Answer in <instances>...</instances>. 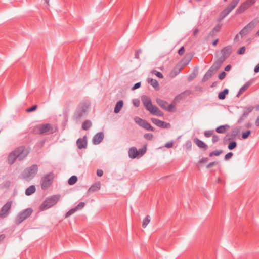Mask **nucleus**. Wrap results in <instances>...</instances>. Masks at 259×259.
<instances>
[{
	"mask_svg": "<svg viewBox=\"0 0 259 259\" xmlns=\"http://www.w3.org/2000/svg\"><path fill=\"white\" fill-rule=\"evenodd\" d=\"M29 151L24 146H20L11 152L8 157L9 164L12 165L17 158L21 161L23 160L29 154Z\"/></svg>",
	"mask_w": 259,
	"mask_h": 259,
	"instance_id": "f257e3e1",
	"label": "nucleus"
},
{
	"mask_svg": "<svg viewBox=\"0 0 259 259\" xmlns=\"http://www.w3.org/2000/svg\"><path fill=\"white\" fill-rule=\"evenodd\" d=\"M89 106L90 103L89 101H83L81 102L78 105L73 115V119L77 121H79L82 117L87 114Z\"/></svg>",
	"mask_w": 259,
	"mask_h": 259,
	"instance_id": "f03ea898",
	"label": "nucleus"
},
{
	"mask_svg": "<svg viewBox=\"0 0 259 259\" xmlns=\"http://www.w3.org/2000/svg\"><path fill=\"white\" fill-rule=\"evenodd\" d=\"M55 132V129L49 123L37 125L33 129V132L35 134L50 135Z\"/></svg>",
	"mask_w": 259,
	"mask_h": 259,
	"instance_id": "7ed1b4c3",
	"label": "nucleus"
},
{
	"mask_svg": "<svg viewBox=\"0 0 259 259\" xmlns=\"http://www.w3.org/2000/svg\"><path fill=\"white\" fill-rule=\"evenodd\" d=\"M38 171V166L36 164H33L30 167L26 168L21 175L22 179L27 181H30L32 179Z\"/></svg>",
	"mask_w": 259,
	"mask_h": 259,
	"instance_id": "20e7f679",
	"label": "nucleus"
},
{
	"mask_svg": "<svg viewBox=\"0 0 259 259\" xmlns=\"http://www.w3.org/2000/svg\"><path fill=\"white\" fill-rule=\"evenodd\" d=\"M259 23V20L257 19H254L251 22H250L247 25H246L239 32L238 34L235 36V39H236L239 35L242 36L247 35L249 32H250Z\"/></svg>",
	"mask_w": 259,
	"mask_h": 259,
	"instance_id": "39448f33",
	"label": "nucleus"
},
{
	"mask_svg": "<svg viewBox=\"0 0 259 259\" xmlns=\"http://www.w3.org/2000/svg\"><path fill=\"white\" fill-rule=\"evenodd\" d=\"M60 195H56L47 198L41 205V210H46L54 206L60 199Z\"/></svg>",
	"mask_w": 259,
	"mask_h": 259,
	"instance_id": "423d86ee",
	"label": "nucleus"
},
{
	"mask_svg": "<svg viewBox=\"0 0 259 259\" xmlns=\"http://www.w3.org/2000/svg\"><path fill=\"white\" fill-rule=\"evenodd\" d=\"M54 178V174L51 172L45 175L41 179V186L42 190L47 189L52 184Z\"/></svg>",
	"mask_w": 259,
	"mask_h": 259,
	"instance_id": "0eeeda50",
	"label": "nucleus"
},
{
	"mask_svg": "<svg viewBox=\"0 0 259 259\" xmlns=\"http://www.w3.org/2000/svg\"><path fill=\"white\" fill-rule=\"evenodd\" d=\"M33 210L31 208H29L25 209L21 213L19 214L15 220V222L17 224H20L23 221L29 217L32 213Z\"/></svg>",
	"mask_w": 259,
	"mask_h": 259,
	"instance_id": "6e6552de",
	"label": "nucleus"
},
{
	"mask_svg": "<svg viewBox=\"0 0 259 259\" xmlns=\"http://www.w3.org/2000/svg\"><path fill=\"white\" fill-rule=\"evenodd\" d=\"M156 103L162 109L169 112L172 111L173 109L175 108L174 105L172 104H168L167 102L160 99H157Z\"/></svg>",
	"mask_w": 259,
	"mask_h": 259,
	"instance_id": "1a4fd4ad",
	"label": "nucleus"
},
{
	"mask_svg": "<svg viewBox=\"0 0 259 259\" xmlns=\"http://www.w3.org/2000/svg\"><path fill=\"white\" fill-rule=\"evenodd\" d=\"M12 205L11 201L7 202L1 208L0 210V218H6L9 213Z\"/></svg>",
	"mask_w": 259,
	"mask_h": 259,
	"instance_id": "9d476101",
	"label": "nucleus"
},
{
	"mask_svg": "<svg viewBox=\"0 0 259 259\" xmlns=\"http://www.w3.org/2000/svg\"><path fill=\"white\" fill-rule=\"evenodd\" d=\"M150 113L153 115L158 116H162L163 115V113L162 111H161L155 105H153L152 104L146 109Z\"/></svg>",
	"mask_w": 259,
	"mask_h": 259,
	"instance_id": "9b49d317",
	"label": "nucleus"
},
{
	"mask_svg": "<svg viewBox=\"0 0 259 259\" xmlns=\"http://www.w3.org/2000/svg\"><path fill=\"white\" fill-rule=\"evenodd\" d=\"M240 132V129L239 127H235L232 129L230 132L227 133L226 137H225V140H233L236 138V136Z\"/></svg>",
	"mask_w": 259,
	"mask_h": 259,
	"instance_id": "f8f14e48",
	"label": "nucleus"
},
{
	"mask_svg": "<svg viewBox=\"0 0 259 259\" xmlns=\"http://www.w3.org/2000/svg\"><path fill=\"white\" fill-rule=\"evenodd\" d=\"M151 120L153 123L161 128H167L170 126L169 123L162 121L157 118H152Z\"/></svg>",
	"mask_w": 259,
	"mask_h": 259,
	"instance_id": "ddd939ff",
	"label": "nucleus"
},
{
	"mask_svg": "<svg viewBox=\"0 0 259 259\" xmlns=\"http://www.w3.org/2000/svg\"><path fill=\"white\" fill-rule=\"evenodd\" d=\"M224 61V58L223 57H220L213 63L210 68L215 72L220 68Z\"/></svg>",
	"mask_w": 259,
	"mask_h": 259,
	"instance_id": "4468645a",
	"label": "nucleus"
},
{
	"mask_svg": "<svg viewBox=\"0 0 259 259\" xmlns=\"http://www.w3.org/2000/svg\"><path fill=\"white\" fill-rule=\"evenodd\" d=\"M231 53L232 47L231 46H227L221 50L222 55L221 57H223L225 60L230 56Z\"/></svg>",
	"mask_w": 259,
	"mask_h": 259,
	"instance_id": "2eb2a0df",
	"label": "nucleus"
},
{
	"mask_svg": "<svg viewBox=\"0 0 259 259\" xmlns=\"http://www.w3.org/2000/svg\"><path fill=\"white\" fill-rule=\"evenodd\" d=\"M76 144L78 149L86 148L87 146L86 136H84L83 138H79L76 141Z\"/></svg>",
	"mask_w": 259,
	"mask_h": 259,
	"instance_id": "dca6fc26",
	"label": "nucleus"
},
{
	"mask_svg": "<svg viewBox=\"0 0 259 259\" xmlns=\"http://www.w3.org/2000/svg\"><path fill=\"white\" fill-rule=\"evenodd\" d=\"M104 138V134L102 132H99L96 134L93 139V142L94 144L97 145L100 144Z\"/></svg>",
	"mask_w": 259,
	"mask_h": 259,
	"instance_id": "f3484780",
	"label": "nucleus"
},
{
	"mask_svg": "<svg viewBox=\"0 0 259 259\" xmlns=\"http://www.w3.org/2000/svg\"><path fill=\"white\" fill-rule=\"evenodd\" d=\"M141 101L146 109L148 108L152 104L150 98L145 95L141 97Z\"/></svg>",
	"mask_w": 259,
	"mask_h": 259,
	"instance_id": "a211bd4d",
	"label": "nucleus"
},
{
	"mask_svg": "<svg viewBox=\"0 0 259 259\" xmlns=\"http://www.w3.org/2000/svg\"><path fill=\"white\" fill-rule=\"evenodd\" d=\"M239 0H232L229 6L225 9L230 13L237 5Z\"/></svg>",
	"mask_w": 259,
	"mask_h": 259,
	"instance_id": "6ab92c4d",
	"label": "nucleus"
},
{
	"mask_svg": "<svg viewBox=\"0 0 259 259\" xmlns=\"http://www.w3.org/2000/svg\"><path fill=\"white\" fill-rule=\"evenodd\" d=\"M194 142L199 148H203L205 150H206L208 148V146L204 142L197 138H195L194 139Z\"/></svg>",
	"mask_w": 259,
	"mask_h": 259,
	"instance_id": "aec40b11",
	"label": "nucleus"
},
{
	"mask_svg": "<svg viewBox=\"0 0 259 259\" xmlns=\"http://www.w3.org/2000/svg\"><path fill=\"white\" fill-rule=\"evenodd\" d=\"M249 7L247 4L244 2L242 4H241V5L237 8V9L236 11V14H240L244 12L246 9L249 8Z\"/></svg>",
	"mask_w": 259,
	"mask_h": 259,
	"instance_id": "412c9836",
	"label": "nucleus"
},
{
	"mask_svg": "<svg viewBox=\"0 0 259 259\" xmlns=\"http://www.w3.org/2000/svg\"><path fill=\"white\" fill-rule=\"evenodd\" d=\"M128 155L131 158H135L138 155V152L137 148L135 147H132L130 148L128 150Z\"/></svg>",
	"mask_w": 259,
	"mask_h": 259,
	"instance_id": "4be33fe9",
	"label": "nucleus"
},
{
	"mask_svg": "<svg viewBox=\"0 0 259 259\" xmlns=\"http://www.w3.org/2000/svg\"><path fill=\"white\" fill-rule=\"evenodd\" d=\"M100 182H97L92 185L90 188L88 190V192L89 193H93L96 191H97L100 189Z\"/></svg>",
	"mask_w": 259,
	"mask_h": 259,
	"instance_id": "5701e85b",
	"label": "nucleus"
},
{
	"mask_svg": "<svg viewBox=\"0 0 259 259\" xmlns=\"http://www.w3.org/2000/svg\"><path fill=\"white\" fill-rule=\"evenodd\" d=\"M253 109L254 107L252 106H249L244 107L243 109V112L242 115L243 116V117H247L249 114L253 110Z\"/></svg>",
	"mask_w": 259,
	"mask_h": 259,
	"instance_id": "b1692460",
	"label": "nucleus"
},
{
	"mask_svg": "<svg viewBox=\"0 0 259 259\" xmlns=\"http://www.w3.org/2000/svg\"><path fill=\"white\" fill-rule=\"evenodd\" d=\"M215 72L210 68L209 69L208 71L206 73L203 78V81H206L208 80Z\"/></svg>",
	"mask_w": 259,
	"mask_h": 259,
	"instance_id": "393cba45",
	"label": "nucleus"
},
{
	"mask_svg": "<svg viewBox=\"0 0 259 259\" xmlns=\"http://www.w3.org/2000/svg\"><path fill=\"white\" fill-rule=\"evenodd\" d=\"M36 191V188L34 185H31L27 188L25 190V195L30 196L33 194Z\"/></svg>",
	"mask_w": 259,
	"mask_h": 259,
	"instance_id": "a878e982",
	"label": "nucleus"
},
{
	"mask_svg": "<svg viewBox=\"0 0 259 259\" xmlns=\"http://www.w3.org/2000/svg\"><path fill=\"white\" fill-rule=\"evenodd\" d=\"M123 102L122 100H119V101H118L115 105L114 112L115 113H119V111L121 110L122 107H123Z\"/></svg>",
	"mask_w": 259,
	"mask_h": 259,
	"instance_id": "bb28decb",
	"label": "nucleus"
},
{
	"mask_svg": "<svg viewBox=\"0 0 259 259\" xmlns=\"http://www.w3.org/2000/svg\"><path fill=\"white\" fill-rule=\"evenodd\" d=\"M148 82L156 90L159 89V84L158 81L154 79L148 78Z\"/></svg>",
	"mask_w": 259,
	"mask_h": 259,
	"instance_id": "cd10ccee",
	"label": "nucleus"
},
{
	"mask_svg": "<svg viewBox=\"0 0 259 259\" xmlns=\"http://www.w3.org/2000/svg\"><path fill=\"white\" fill-rule=\"evenodd\" d=\"M141 127H143L146 130L153 131L154 128L150 125L149 123H148L146 120H144L143 123H142Z\"/></svg>",
	"mask_w": 259,
	"mask_h": 259,
	"instance_id": "c85d7f7f",
	"label": "nucleus"
},
{
	"mask_svg": "<svg viewBox=\"0 0 259 259\" xmlns=\"http://www.w3.org/2000/svg\"><path fill=\"white\" fill-rule=\"evenodd\" d=\"M229 93L227 89H225L223 91L220 92L218 95V98L220 100H224L226 98V95Z\"/></svg>",
	"mask_w": 259,
	"mask_h": 259,
	"instance_id": "c756f323",
	"label": "nucleus"
},
{
	"mask_svg": "<svg viewBox=\"0 0 259 259\" xmlns=\"http://www.w3.org/2000/svg\"><path fill=\"white\" fill-rule=\"evenodd\" d=\"M250 85V83L249 82H246L243 86H242L240 89L239 90L237 97H239L240 94H241L243 92H244L246 90H247L249 87Z\"/></svg>",
	"mask_w": 259,
	"mask_h": 259,
	"instance_id": "7c9ffc66",
	"label": "nucleus"
},
{
	"mask_svg": "<svg viewBox=\"0 0 259 259\" xmlns=\"http://www.w3.org/2000/svg\"><path fill=\"white\" fill-rule=\"evenodd\" d=\"M91 126L92 122H91V121L89 120H86L83 122L82 124V128L84 130H88L91 127Z\"/></svg>",
	"mask_w": 259,
	"mask_h": 259,
	"instance_id": "2f4dec72",
	"label": "nucleus"
},
{
	"mask_svg": "<svg viewBox=\"0 0 259 259\" xmlns=\"http://www.w3.org/2000/svg\"><path fill=\"white\" fill-rule=\"evenodd\" d=\"M229 127L227 125H221L217 127L215 131L218 133H224L226 131V127Z\"/></svg>",
	"mask_w": 259,
	"mask_h": 259,
	"instance_id": "473e14b6",
	"label": "nucleus"
},
{
	"mask_svg": "<svg viewBox=\"0 0 259 259\" xmlns=\"http://www.w3.org/2000/svg\"><path fill=\"white\" fill-rule=\"evenodd\" d=\"M77 181V178L75 176H71L68 181V183L70 185L74 184Z\"/></svg>",
	"mask_w": 259,
	"mask_h": 259,
	"instance_id": "72a5a7b5",
	"label": "nucleus"
},
{
	"mask_svg": "<svg viewBox=\"0 0 259 259\" xmlns=\"http://www.w3.org/2000/svg\"><path fill=\"white\" fill-rule=\"evenodd\" d=\"M223 153L222 150H216L210 152L209 154V157H212L213 156H219L221 154Z\"/></svg>",
	"mask_w": 259,
	"mask_h": 259,
	"instance_id": "f704fd0d",
	"label": "nucleus"
},
{
	"mask_svg": "<svg viewBox=\"0 0 259 259\" xmlns=\"http://www.w3.org/2000/svg\"><path fill=\"white\" fill-rule=\"evenodd\" d=\"M150 221V217L147 215L143 220L142 227L145 228Z\"/></svg>",
	"mask_w": 259,
	"mask_h": 259,
	"instance_id": "c9c22d12",
	"label": "nucleus"
},
{
	"mask_svg": "<svg viewBox=\"0 0 259 259\" xmlns=\"http://www.w3.org/2000/svg\"><path fill=\"white\" fill-rule=\"evenodd\" d=\"M229 13L225 10L224 9L223 10L220 15L219 18V21L222 20L225 17H226Z\"/></svg>",
	"mask_w": 259,
	"mask_h": 259,
	"instance_id": "e433bc0d",
	"label": "nucleus"
},
{
	"mask_svg": "<svg viewBox=\"0 0 259 259\" xmlns=\"http://www.w3.org/2000/svg\"><path fill=\"white\" fill-rule=\"evenodd\" d=\"M184 98H184V96L183 95L182 93H181V94L178 95L177 96H176L175 97V98H174V102L175 103L179 102Z\"/></svg>",
	"mask_w": 259,
	"mask_h": 259,
	"instance_id": "4c0bfd02",
	"label": "nucleus"
},
{
	"mask_svg": "<svg viewBox=\"0 0 259 259\" xmlns=\"http://www.w3.org/2000/svg\"><path fill=\"white\" fill-rule=\"evenodd\" d=\"M147 147L145 145L142 148H140L138 150V155H140L141 156L143 155L146 152Z\"/></svg>",
	"mask_w": 259,
	"mask_h": 259,
	"instance_id": "58836bf2",
	"label": "nucleus"
},
{
	"mask_svg": "<svg viewBox=\"0 0 259 259\" xmlns=\"http://www.w3.org/2000/svg\"><path fill=\"white\" fill-rule=\"evenodd\" d=\"M236 146H237V143L235 141H232L229 144V145L228 146V148L229 150H233L235 148H236Z\"/></svg>",
	"mask_w": 259,
	"mask_h": 259,
	"instance_id": "ea45409f",
	"label": "nucleus"
},
{
	"mask_svg": "<svg viewBox=\"0 0 259 259\" xmlns=\"http://www.w3.org/2000/svg\"><path fill=\"white\" fill-rule=\"evenodd\" d=\"M144 120H145L142 119L138 117H136L134 118V121H135V122L140 126L142 125Z\"/></svg>",
	"mask_w": 259,
	"mask_h": 259,
	"instance_id": "a19ab883",
	"label": "nucleus"
},
{
	"mask_svg": "<svg viewBox=\"0 0 259 259\" xmlns=\"http://www.w3.org/2000/svg\"><path fill=\"white\" fill-rule=\"evenodd\" d=\"M250 133L251 131L250 130H247L246 131L243 132L242 134V138L243 139H247L250 134Z\"/></svg>",
	"mask_w": 259,
	"mask_h": 259,
	"instance_id": "79ce46f5",
	"label": "nucleus"
},
{
	"mask_svg": "<svg viewBox=\"0 0 259 259\" xmlns=\"http://www.w3.org/2000/svg\"><path fill=\"white\" fill-rule=\"evenodd\" d=\"M76 208H72L70 210H69L65 214V217L67 218V217H68L69 216L72 215V214H73L76 211Z\"/></svg>",
	"mask_w": 259,
	"mask_h": 259,
	"instance_id": "37998d69",
	"label": "nucleus"
},
{
	"mask_svg": "<svg viewBox=\"0 0 259 259\" xmlns=\"http://www.w3.org/2000/svg\"><path fill=\"white\" fill-rule=\"evenodd\" d=\"M197 74L195 72H192L188 77V80L189 81H191L193 80L196 77Z\"/></svg>",
	"mask_w": 259,
	"mask_h": 259,
	"instance_id": "c03bdc74",
	"label": "nucleus"
},
{
	"mask_svg": "<svg viewBox=\"0 0 259 259\" xmlns=\"http://www.w3.org/2000/svg\"><path fill=\"white\" fill-rule=\"evenodd\" d=\"M144 137L147 140H151L153 136L151 133H146L144 134Z\"/></svg>",
	"mask_w": 259,
	"mask_h": 259,
	"instance_id": "a18cd8bd",
	"label": "nucleus"
},
{
	"mask_svg": "<svg viewBox=\"0 0 259 259\" xmlns=\"http://www.w3.org/2000/svg\"><path fill=\"white\" fill-rule=\"evenodd\" d=\"M213 131H212V130L206 131L204 132V136L206 137H210V136L213 135Z\"/></svg>",
	"mask_w": 259,
	"mask_h": 259,
	"instance_id": "49530a36",
	"label": "nucleus"
},
{
	"mask_svg": "<svg viewBox=\"0 0 259 259\" xmlns=\"http://www.w3.org/2000/svg\"><path fill=\"white\" fill-rule=\"evenodd\" d=\"M37 106L36 105L32 106L31 107L26 109L27 112H31L36 110Z\"/></svg>",
	"mask_w": 259,
	"mask_h": 259,
	"instance_id": "de8ad7c7",
	"label": "nucleus"
},
{
	"mask_svg": "<svg viewBox=\"0 0 259 259\" xmlns=\"http://www.w3.org/2000/svg\"><path fill=\"white\" fill-rule=\"evenodd\" d=\"M245 50L246 48L245 47H242L238 50L237 53L239 55H242L244 54Z\"/></svg>",
	"mask_w": 259,
	"mask_h": 259,
	"instance_id": "09e8293b",
	"label": "nucleus"
},
{
	"mask_svg": "<svg viewBox=\"0 0 259 259\" xmlns=\"http://www.w3.org/2000/svg\"><path fill=\"white\" fill-rule=\"evenodd\" d=\"M183 95L184 96V98L186 97L189 96L190 94H192V91L190 90H187L183 92L182 93Z\"/></svg>",
	"mask_w": 259,
	"mask_h": 259,
	"instance_id": "8fccbe9b",
	"label": "nucleus"
},
{
	"mask_svg": "<svg viewBox=\"0 0 259 259\" xmlns=\"http://www.w3.org/2000/svg\"><path fill=\"white\" fill-rule=\"evenodd\" d=\"M221 26L222 25L221 24H217L213 28V31H214L215 33H217L218 32L220 31V29H221Z\"/></svg>",
	"mask_w": 259,
	"mask_h": 259,
	"instance_id": "3c124183",
	"label": "nucleus"
},
{
	"mask_svg": "<svg viewBox=\"0 0 259 259\" xmlns=\"http://www.w3.org/2000/svg\"><path fill=\"white\" fill-rule=\"evenodd\" d=\"M233 155V153L232 152H229L227 154L225 155L224 157V159L225 160H229L230 158H231Z\"/></svg>",
	"mask_w": 259,
	"mask_h": 259,
	"instance_id": "603ef678",
	"label": "nucleus"
},
{
	"mask_svg": "<svg viewBox=\"0 0 259 259\" xmlns=\"http://www.w3.org/2000/svg\"><path fill=\"white\" fill-rule=\"evenodd\" d=\"M256 0H247L245 2L248 5V6L250 7L252 5H253L256 2Z\"/></svg>",
	"mask_w": 259,
	"mask_h": 259,
	"instance_id": "864d4df0",
	"label": "nucleus"
},
{
	"mask_svg": "<svg viewBox=\"0 0 259 259\" xmlns=\"http://www.w3.org/2000/svg\"><path fill=\"white\" fill-rule=\"evenodd\" d=\"M219 140V137L218 135H212V141L213 143H216Z\"/></svg>",
	"mask_w": 259,
	"mask_h": 259,
	"instance_id": "5fc2aeb1",
	"label": "nucleus"
},
{
	"mask_svg": "<svg viewBox=\"0 0 259 259\" xmlns=\"http://www.w3.org/2000/svg\"><path fill=\"white\" fill-rule=\"evenodd\" d=\"M153 73L156 76H157L158 77H159L160 78H162L163 77V76L161 72H158V71H153Z\"/></svg>",
	"mask_w": 259,
	"mask_h": 259,
	"instance_id": "6e6d98bb",
	"label": "nucleus"
},
{
	"mask_svg": "<svg viewBox=\"0 0 259 259\" xmlns=\"http://www.w3.org/2000/svg\"><path fill=\"white\" fill-rule=\"evenodd\" d=\"M226 73L225 72H222L219 74L218 78L220 80L223 79L226 76Z\"/></svg>",
	"mask_w": 259,
	"mask_h": 259,
	"instance_id": "4d7b16f0",
	"label": "nucleus"
},
{
	"mask_svg": "<svg viewBox=\"0 0 259 259\" xmlns=\"http://www.w3.org/2000/svg\"><path fill=\"white\" fill-rule=\"evenodd\" d=\"M133 104L135 107H139L140 105V101L138 99H134L133 100Z\"/></svg>",
	"mask_w": 259,
	"mask_h": 259,
	"instance_id": "13d9d810",
	"label": "nucleus"
},
{
	"mask_svg": "<svg viewBox=\"0 0 259 259\" xmlns=\"http://www.w3.org/2000/svg\"><path fill=\"white\" fill-rule=\"evenodd\" d=\"M84 202H80L76 207H75V208H76V210H78L79 209H81L82 208H83L84 206Z\"/></svg>",
	"mask_w": 259,
	"mask_h": 259,
	"instance_id": "bf43d9fd",
	"label": "nucleus"
},
{
	"mask_svg": "<svg viewBox=\"0 0 259 259\" xmlns=\"http://www.w3.org/2000/svg\"><path fill=\"white\" fill-rule=\"evenodd\" d=\"M191 60V58H188L187 60L184 59L182 60L181 63L183 65H186L188 64Z\"/></svg>",
	"mask_w": 259,
	"mask_h": 259,
	"instance_id": "052dcab7",
	"label": "nucleus"
},
{
	"mask_svg": "<svg viewBox=\"0 0 259 259\" xmlns=\"http://www.w3.org/2000/svg\"><path fill=\"white\" fill-rule=\"evenodd\" d=\"M185 52V48L183 46L180 48V49L178 51V54L180 55H182L184 54Z\"/></svg>",
	"mask_w": 259,
	"mask_h": 259,
	"instance_id": "680f3d73",
	"label": "nucleus"
},
{
	"mask_svg": "<svg viewBox=\"0 0 259 259\" xmlns=\"http://www.w3.org/2000/svg\"><path fill=\"white\" fill-rule=\"evenodd\" d=\"M173 71L175 73V75H177L181 72V68L179 67H176Z\"/></svg>",
	"mask_w": 259,
	"mask_h": 259,
	"instance_id": "e2e57ef3",
	"label": "nucleus"
},
{
	"mask_svg": "<svg viewBox=\"0 0 259 259\" xmlns=\"http://www.w3.org/2000/svg\"><path fill=\"white\" fill-rule=\"evenodd\" d=\"M208 160V158H207V157H203V158H202L201 159H200L199 160V163H205L206 162H207Z\"/></svg>",
	"mask_w": 259,
	"mask_h": 259,
	"instance_id": "0e129e2a",
	"label": "nucleus"
},
{
	"mask_svg": "<svg viewBox=\"0 0 259 259\" xmlns=\"http://www.w3.org/2000/svg\"><path fill=\"white\" fill-rule=\"evenodd\" d=\"M141 86V82H137L134 84V85L132 88V90H136L137 89H138Z\"/></svg>",
	"mask_w": 259,
	"mask_h": 259,
	"instance_id": "69168bd1",
	"label": "nucleus"
},
{
	"mask_svg": "<svg viewBox=\"0 0 259 259\" xmlns=\"http://www.w3.org/2000/svg\"><path fill=\"white\" fill-rule=\"evenodd\" d=\"M172 146H173V142H169L166 143L165 144V147L166 148H171V147H172Z\"/></svg>",
	"mask_w": 259,
	"mask_h": 259,
	"instance_id": "338daca9",
	"label": "nucleus"
},
{
	"mask_svg": "<svg viewBox=\"0 0 259 259\" xmlns=\"http://www.w3.org/2000/svg\"><path fill=\"white\" fill-rule=\"evenodd\" d=\"M216 164H218V162H211L209 163L207 165L206 167L207 168H209L211 167L212 166H213V165H216Z\"/></svg>",
	"mask_w": 259,
	"mask_h": 259,
	"instance_id": "774afa93",
	"label": "nucleus"
}]
</instances>
